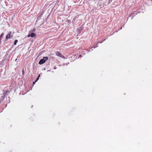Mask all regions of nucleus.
I'll return each instance as SVG.
<instances>
[{"mask_svg":"<svg viewBox=\"0 0 152 152\" xmlns=\"http://www.w3.org/2000/svg\"><path fill=\"white\" fill-rule=\"evenodd\" d=\"M48 57H43V59H41L39 62V64H44L45 61L48 60Z\"/></svg>","mask_w":152,"mask_h":152,"instance_id":"obj_1","label":"nucleus"},{"mask_svg":"<svg viewBox=\"0 0 152 152\" xmlns=\"http://www.w3.org/2000/svg\"><path fill=\"white\" fill-rule=\"evenodd\" d=\"M56 54L57 56H59L60 57H61L63 58H64V56H63L61 53H60L59 52L57 51L56 53Z\"/></svg>","mask_w":152,"mask_h":152,"instance_id":"obj_2","label":"nucleus"},{"mask_svg":"<svg viewBox=\"0 0 152 152\" xmlns=\"http://www.w3.org/2000/svg\"><path fill=\"white\" fill-rule=\"evenodd\" d=\"M11 32L10 31L6 36V41H7L8 39L10 37L11 35Z\"/></svg>","mask_w":152,"mask_h":152,"instance_id":"obj_3","label":"nucleus"},{"mask_svg":"<svg viewBox=\"0 0 152 152\" xmlns=\"http://www.w3.org/2000/svg\"><path fill=\"white\" fill-rule=\"evenodd\" d=\"M36 35L34 33H32L31 34H28V37H34L36 36Z\"/></svg>","mask_w":152,"mask_h":152,"instance_id":"obj_4","label":"nucleus"},{"mask_svg":"<svg viewBox=\"0 0 152 152\" xmlns=\"http://www.w3.org/2000/svg\"><path fill=\"white\" fill-rule=\"evenodd\" d=\"M4 34L3 33H2L0 36V41H1V38L3 37L4 35Z\"/></svg>","mask_w":152,"mask_h":152,"instance_id":"obj_5","label":"nucleus"},{"mask_svg":"<svg viewBox=\"0 0 152 152\" xmlns=\"http://www.w3.org/2000/svg\"><path fill=\"white\" fill-rule=\"evenodd\" d=\"M40 76V75H39V76H38V77H37V79H36V80H35V82H33V84H34L36 82H37V81L38 80H39V77Z\"/></svg>","mask_w":152,"mask_h":152,"instance_id":"obj_6","label":"nucleus"},{"mask_svg":"<svg viewBox=\"0 0 152 152\" xmlns=\"http://www.w3.org/2000/svg\"><path fill=\"white\" fill-rule=\"evenodd\" d=\"M18 42V40H15L14 42V45H16L17 44V43Z\"/></svg>","mask_w":152,"mask_h":152,"instance_id":"obj_7","label":"nucleus"},{"mask_svg":"<svg viewBox=\"0 0 152 152\" xmlns=\"http://www.w3.org/2000/svg\"><path fill=\"white\" fill-rule=\"evenodd\" d=\"M24 74V72L23 69V70H22V74H23V75Z\"/></svg>","mask_w":152,"mask_h":152,"instance_id":"obj_8","label":"nucleus"},{"mask_svg":"<svg viewBox=\"0 0 152 152\" xmlns=\"http://www.w3.org/2000/svg\"><path fill=\"white\" fill-rule=\"evenodd\" d=\"M112 1V0H109V4L111 1Z\"/></svg>","mask_w":152,"mask_h":152,"instance_id":"obj_9","label":"nucleus"},{"mask_svg":"<svg viewBox=\"0 0 152 152\" xmlns=\"http://www.w3.org/2000/svg\"><path fill=\"white\" fill-rule=\"evenodd\" d=\"M81 56H82L81 55H80L79 56V58L80 57H81Z\"/></svg>","mask_w":152,"mask_h":152,"instance_id":"obj_10","label":"nucleus"},{"mask_svg":"<svg viewBox=\"0 0 152 152\" xmlns=\"http://www.w3.org/2000/svg\"><path fill=\"white\" fill-rule=\"evenodd\" d=\"M8 92H9L8 91H7L6 92V93H7Z\"/></svg>","mask_w":152,"mask_h":152,"instance_id":"obj_11","label":"nucleus"}]
</instances>
